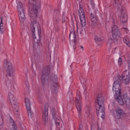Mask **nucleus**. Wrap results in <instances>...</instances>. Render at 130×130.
<instances>
[{
  "mask_svg": "<svg viewBox=\"0 0 130 130\" xmlns=\"http://www.w3.org/2000/svg\"><path fill=\"white\" fill-rule=\"evenodd\" d=\"M52 126H53V125H51V126H50V130H52Z\"/></svg>",
  "mask_w": 130,
  "mask_h": 130,
  "instance_id": "obj_38",
  "label": "nucleus"
},
{
  "mask_svg": "<svg viewBox=\"0 0 130 130\" xmlns=\"http://www.w3.org/2000/svg\"><path fill=\"white\" fill-rule=\"evenodd\" d=\"M120 83H124L126 85H127L129 83L130 76H129V71L126 70L124 71L121 76H120L117 79Z\"/></svg>",
  "mask_w": 130,
  "mask_h": 130,
  "instance_id": "obj_7",
  "label": "nucleus"
},
{
  "mask_svg": "<svg viewBox=\"0 0 130 130\" xmlns=\"http://www.w3.org/2000/svg\"><path fill=\"white\" fill-rule=\"evenodd\" d=\"M42 0H29L28 2V15L31 23L30 31L31 33H41V28L39 22L36 21L38 10L41 8Z\"/></svg>",
  "mask_w": 130,
  "mask_h": 130,
  "instance_id": "obj_1",
  "label": "nucleus"
},
{
  "mask_svg": "<svg viewBox=\"0 0 130 130\" xmlns=\"http://www.w3.org/2000/svg\"><path fill=\"white\" fill-rule=\"evenodd\" d=\"M99 107V109L98 110V114L102 118H104V116L105 115V112H104L105 108H104V104L103 103H101V104H98Z\"/></svg>",
  "mask_w": 130,
  "mask_h": 130,
  "instance_id": "obj_13",
  "label": "nucleus"
},
{
  "mask_svg": "<svg viewBox=\"0 0 130 130\" xmlns=\"http://www.w3.org/2000/svg\"><path fill=\"white\" fill-rule=\"evenodd\" d=\"M56 126L57 127V130H64V125L62 124L61 122L56 121L55 122Z\"/></svg>",
  "mask_w": 130,
  "mask_h": 130,
  "instance_id": "obj_19",
  "label": "nucleus"
},
{
  "mask_svg": "<svg viewBox=\"0 0 130 130\" xmlns=\"http://www.w3.org/2000/svg\"><path fill=\"white\" fill-rule=\"evenodd\" d=\"M11 123L12 124L13 129L12 130H17V126H16V123H15V121L14 120L11 119Z\"/></svg>",
  "mask_w": 130,
  "mask_h": 130,
  "instance_id": "obj_28",
  "label": "nucleus"
},
{
  "mask_svg": "<svg viewBox=\"0 0 130 130\" xmlns=\"http://www.w3.org/2000/svg\"><path fill=\"white\" fill-rule=\"evenodd\" d=\"M120 36V34L117 33H112L110 36V38L111 39H113L114 40H116L117 41L118 40V38Z\"/></svg>",
  "mask_w": 130,
  "mask_h": 130,
  "instance_id": "obj_20",
  "label": "nucleus"
},
{
  "mask_svg": "<svg viewBox=\"0 0 130 130\" xmlns=\"http://www.w3.org/2000/svg\"><path fill=\"white\" fill-rule=\"evenodd\" d=\"M32 37L35 41L36 40L39 41L40 40V33L32 34Z\"/></svg>",
  "mask_w": 130,
  "mask_h": 130,
  "instance_id": "obj_23",
  "label": "nucleus"
},
{
  "mask_svg": "<svg viewBox=\"0 0 130 130\" xmlns=\"http://www.w3.org/2000/svg\"><path fill=\"white\" fill-rule=\"evenodd\" d=\"M79 16L80 19L81 25L82 27L86 26V18H85V12L82 7H80L78 10Z\"/></svg>",
  "mask_w": 130,
  "mask_h": 130,
  "instance_id": "obj_10",
  "label": "nucleus"
},
{
  "mask_svg": "<svg viewBox=\"0 0 130 130\" xmlns=\"http://www.w3.org/2000/svg\"><path fill=\"white\" fill-rule=\"evenodd\" d=\"M50 80L53 85L51 90L53 93H56L57 91L56 88L57 87V76L54 74H53L50 77Z\"/></svg>",
  "mask_w": 130,
  "mask_h": 130,
  "instance_id": "obj_11",
  "label": "nucleus"
},
{
  "mask_svg": "<svg viewBox=\"0 0 130 130\" xmlns=\"http://www.w3.org/2000/svg\"><path fill=\"white\" fill-rule=\"evenodd\" d=\"M80 79V81H81V78H79Z\"/></svg>",
  "mask_w": 130,
  "mask_h": 130,
  "instance_id": "obj_46",
  "label": "nucleus"
},
{
  "mask_svg": "<svg viewBox=\"0 0 130 130\" xmlns=\"http://www.w3.org/2000/svg\"><path fill=\"white\" fill-rule=\"evenodd\" d=\"M84 93H87V90H85Z\"/></svg>",
  "mask_w": 130,
  "mask_h": 130,
  "instance_id": "obj_40",
  "label": "nucleus"
},
{
  "mask_svg": "<svg viewBox=\"0 0 130 130\" xmlns=\"http://www.w3.org/2000/svg\"><path fill=\"white\" fill-rule=\"evenodd\" d=\"M16 3L19 21L20 23H21V24H23V23L25 22V20H26V17H25V12L24 11V5H23V3L18 0L16 1Z\"/></svg>",
  "mask_w": 130,
  "mask_h": 130,
  "instance_id": "obj_3",
  "label": "nucleus"
},
{
  "mask_svg": "<svg viewBox=\"0 0 130 130\" xmlns=\"http://www.w3.org/2000/svg\"><path fill=\"white\" fill-rule=\"evenodd\" d=\"M123 41L124 43L126 44V45H127L128 46H130L129 41L128 40V39L127 38H125L123 40Z\"/></svg>",
  "mask_w": 130,
  "mask_h": 130,
  "instance_id": "obj_30",
  "label": "nucleus"
},
{
  "mask_svg": "<svg viewBox=\"0 0 130 130\" xmlns=\"http://www.w3.org/2000/svg\"><path fill=\"white\" fill-rule=\"evenodd\" d=\"M123 99L124 100L125 104H126L127 107L130 108V98L126 94H124L123 96Z\"/></svg>",
  "mask_w": 130,
  "mask_h": 130,
  "instance_id": "obj_18",
  "label": "nucleus"
},
{
  "mask_svg": "<svg viewBox=\"0 0 130 130\" xmlns=\"http://www.w3.org/2000/svg\"><path fill=\"white\" fill-rule=\"evenodd\" d=\"M116 3H117V1H116V0H115V3H114V4H115V5H116Z\"/></svg>",
  "mask_w": 130,
  "mask_h": 130,
  "instance_id": "obj_39",
  "label": "nucleus"
},
{
  "mask_svg": "<svg viewBox=\"0 0 130 130\" xmlns=\"http://www.w3.org/2000/svg\"><path fill=\"white\" fill-rule=\"evenodd\" d=\"M3 19H2L1 18V23L0 24V30H1V33H4L6 32V28L4 27V24L3 23Z\"/></svg>",
  "mask_w": 130,
  "mask_h": 130,
  "instance_id": "obj_26",
  "label": "nucleus"
},
{
  "mask_svg": "<svg viewBox=\"0 0 130 130\" xmlns=\"http://www.w3.org/2000/svg\"><path fill=\"white\" fill-rule=\"evenodd\" d=\"M42 44L40 42H37L34 45V55L37 60H40L42 58L41 54L40 53V48Z\"/></svg>",
  "mask_w": 130,
  "mask_h": 130,
  "instance_id": "obj_6",
  "label": "nucleus"
},
{
  "mask_svg": "<svg viewBox=\"0 0 130 130\" xmlns=\"http://www.w3.org/2000/svg\"><path fill=\"white\" fill-rule=\"evenodd\" d=\"M114 97L115 98L118 104H120V105H124V101L123 100V98L122 99V98H121V94H115Z\"/></svg>",
  "mask_w": 130,
  "mask_h": 130,
  "instance_id": "obj_16",
  "label": "nucleus"
},
{
  "mask_svg": "<svg viewBox=\"0 0 130 130\" xmlns=\"http://www.w3.org/2000/svg\"><path fill=\"white\" fill-rule=\"evenodd\" d=\"M113 39H111L110 38H110H109V40L108 41V44H109V45L112 44L113 42Z\"/></svg>",
  "mask_w": 130,
  "mask_h": 130,
  "instance_id": "obj_33",
  "label": "nucleus"
},
{
  "mask_svg": "<svg viewBox=\"0 0 130 130\" xmlns=\"http://www.w3.org/2000/svg\"><path fill=\"white\" fill-rule=\"evenodd\" d=\"M118 63L119 66H121V64H122V59L121 58H119L118 61Z\"/></svg>",
  "mask_w": 130,
  "mask_h": 130,
  "instance_id": "obj_34",
  "label": "nucleus"
},
{
  "mask_svg": "<svg viewBox=\"0 0 130 130\" xmlns=\"http://www.w3.org/2000/svg\"><path fill=\"white\" fill-rule=\"evenodd\" d=\"M114 49V50H115L116 49V48H115Z\"/></svg>",
  "mask_w": 130,
  "mask_h": 130,
  "instance_id": "obj_42",
  "label": "nucleus"
},
{
  "mask_svg": "<svg viewBox=\"0 0 130 130\" xmlns=\"http://www.w3.org/2000/svg\"><path fill=\"white\" fill-rule=\"evenodd\" d=\"M50 74V67L47 66L44 67L42 71L41 80L43 86H45L47 84L48 76Z\"/></svg>",
  "mask_w": 130,
  "mask_h": 130,
  "instance_id": "obj_5",
  "label": "nucleus"
},
{
  "mask_svg": "<svg viewBox=\"0 0 130 130\" xmlns=\"http://www.w3.org/2000/svg\"><path fill=\"white\" fill-rule=\"evenodd\" d=\"M43 123L46 125L48 123V117H43Z\"/></svg>",
  "mask_w": 130,
  "mask_h": 130,
  "instance_id": "obj_31",
  "label": "nucleus"
},
{
  "mask_svg": "<svg viewBox=\"0 0 130 130\" xmlns=\"http://www.w3.org/2000/svg\"><path fill=\"white\" fill-rule=\"evenodd\" d=\"M123 30H124V31H125V32L126 33H128V29H127V28H123Z\"/></svg>",
  "mask_w": 130,
  "mask_h": 130,
  "instance_id": "obj_36",
  "label": "nucleus"
},
{
  "mask_svg": "<svg viewBox=\"0 0 130 130\" xmlns=\"http://www.w3.org/2000/svg\"><path fill=\"white\" fill-rule=\"evenodd\" d=\"M90 18L92 26H96L98 24V17L94 16V14H91Z\"/></svg>",
  "mask_w": 130,
  "mask_h": 130,
  "instance_id": "obj_17",
  "label": "nucleus"
},
{
  "mask_svg": "<svg viewBox=\"0 0 130 130\" xmlns=\"http://www.w3.org/2000/svg\"><path fill=\"white\" fill-rule=\"evenodd\" d=\"M94 40L96 41V42H101V41H102V39H101V38L99 37L98 36L95 35L94 37Z\"/></svg>",
  "mask_w": 130,
  "mask_h": 130,
  "instance_id": "obj_29",
  "label": "nucleus"
},
{
  "mask_svg": "<svg viewBox=\"0 0 130 130\" xmlns=\"http://www.w3.org/2000/svg\"><path fill=\"white\" fill-rule=\"evenodd\" d=\"M7 86L9 91L8 97L11 102V104L12 106V108L14 109L15 114L19 115V107H18V104H17L16 97H15V95L14 94H13V89H14L13 83L10 81H7Z\"/></svg>",
  "mask_w": 130,
  "mask_h": 130,
  "instance_id": "obj_2",
  "label": "nucleus"
},
{
  "mask_svg": "<svg viewBox=\"0 0 130 130\" xmlns=\"http://www.w3.org/2000/svg\"><path fill=\"white\" fill-rule=\"evenodd\" d=\"M1 117L0 116V119H1ZM0 128H2V126H1V125H0Z\"/></svg>",
  "mask_w": 130,
  "mask_h": 130,
  "instance_id": "obj_41",
  "label": "nucleus"
},
{
  "mask_svg": "<svg viewBox=\"0 0 130 130\" xmlns=\"http://www.w3.org/2000/svg\"><path fill=\"white\" fill-rule=\"evenodd\" d=\"M2 106V104H0V107Z\"/></svg>",
  "mask_w": 130,
  "mask_h": 130,
  "instance_id": "obj_43",
  "label": "nucleus"
},
{
  "mask_svg": "<svg viewBox=\"0 0 130 130\" xmlns=\"http://www.w3.org/2000/svg\"><path fill=\"white\" fill-rule=\"evenodd\" d=\"M25 102L26 106V109L27 110L28 115L29 117L32 118V113H31V104H30L29 99L25 98Z\"/></svg>",
  "mask_w": 130,
  "mask_h": 130,
  "instance_id": "obj_14",
  "label": "nucleus"
},
{
  "mask_svg": "<svg viewBox=\"0 0 130 130\" xmlns=\"http://www.w3.org/2000/svg\"><path fill=\"white\" fill-rule=\"evenodd\" d=\"M123 114H124V111L121 108H117L115 110L113 116L115 119H120Z\"/></svg>",
  "mask_w": 130,
  "mask_h": 130,
  "instance_id": "obj_12",
  "label": "nucleus"
},
{
  "mask_svg": "<svg viewBox=\"0 0 130 130\" xmlns=\"http://www.w3.org/2000/svg\"><path fill=\"white\" fill-rule=\"evenodd\" d=\"M4 68H5L7 75L9 77H14L15 76V67L13 66L10 60L6 59L4 61Z\"/></svg>",
  "mask_w": 130,
  "mask_h": 130,
  "instance_id": "obj_4",
  "label": "nucleus"
},
{
  "mask_svg": "<svg viewBox=\"0 0 130 130\" xmlns=\"http://www.w3.org/2000/svg\"><path fill=\"white\" fill-rule=\"evenodd\" d=\"M121 83L119 80H116L114 82L113 85V91L115 92V95L121 94Z\"/></svg>",
  "mask_w": 130,
  "mask_h": 130,
  "instance_id": "obj_9",
  "label": "nucleus"
},
{
  "mask_svg": "<svg viewBox=\"0 0 130 130\" xmlns=\"http://www.w3.org/2000/svg\"><path fill=\"white\" fill-rule=\"evenodd\" d=\"M8 36H11V35H8Z\"/></svg>",
  "mask_w": 130,
  "mask_h": 130,
  "instance_id": "obj_45",
  "label": "nucleus"
},
{
  "mask_svg": "<svg viewBox=\"0 0 130 130\" xmlns=\"http://www.w3.org/2000/svg\"><path fill=\"white\" fill-rule=\"evenodd\" d=\"M96 103L98 104H101V103H103V95L101 93L98 95Z\"/></svg>",
  "mask_w": 130,
  "mask_h": 130,
  "instance_id": "obj_21",
  "label": "nucleus"
},
{
  "mask_svg": "<svg viewBox=\"0 0 130 130\" xmlns=\"http://www.w3.org/2000/svg\"><path fill=\"white\" fill-rule=\"evenodd\" d=\"M120 18L122 19L123 23H125V22L127 21V15L125 13H124L123 15L121 14Z\"/></svg>",
  "mask_w": 130,
  "mask_h": 130,
  "instance_id": "obj_25",
  "label": "nucleus"
},
{
  "mask_svg": "<svg viewBox=\"0 0 130 130\" xmlns=\"http://www.w3.org/2000/svg\"><path fill=\"white\" fill-rule=\"evenodd\" d=\"M119 29L118 27L116 25H113L112 27V33H117L118 32Z\"/></svg>",
  "mask_w": 130,
  "mask_h": 130,
  "instance_id": "obj_27",
  "label": "nucleus"
},
{
  "mask_svg": "<svg viewBox=\"0 0 130 130\" xmlns=\"http://www.w3.org/2000/svg\"><path fill=\"white\" fill-rule=\"evenodd\" d=\"M52 115L53 118L54 120H55V122H56V121H59V122H61V120H60L59 117L57 116V115H56L55 113H53V112H52Z\"/></svg>",
  "mask_w": 130,
  "mask_h": 130,
  "instance_id": "obj_24",
  "label": "nucleus"
},
{
  "mask_svg": "<svg viewBox=\"0 0 130 130\" xmlns=\"http://www.w3.org/2000/svg\"><path fill=\"white\" fill-rule=\"evenodd\" d=\"M98 130H101V129H100V128H99V129H98Z\"/></svg>",
  "mask_w": 130,
  "mask_h": 130,
  "instance_id": "obj_44",
  "label": "nucleus"
},
{
  "mask_svg": "<svg viewBox=\"0 0 130 130\" xmlns=\"http://www.w3.org/2000/svg\"><path fill=\"white\" fill-rule=\"evenodd\" d=\"M75 105L78 111V114L81 115V111L83 108V104H82V99H81V92H77V96L75 100Z\"/></svg>",
  "mask_w": 130,
  "mask_h": 130,
  "instance_id": "obj_8",
  "label": "nucleus"
},
{
  "mask_svg": "<svg viewBox=\"0 0 130 130\" xmlns=\"http://www.w3.org/2000/svg\"><path fill=\"white\" fill-rule=\"evenodd\" d=\"M38 101L39 103H41V104L43 102V99H42L41 97H39L38 99Z\"/></svg>",
  "mask_w": 130,
  "mask_h": 130,
  "instance_id": "obj_35",
  "label": "nucleus"
},
{
  "mask_svg": "<svg viewBox=\"0 0 130 130\" xmlns=\"http://www.w3.org/2000/svg\"><path fill=\"white\" fill-rule=\"evenodd\" d=\"M62 23L66 22V13H63L62 15Z\"/></svg>",
  "mask_w": 130,
  "mask_h": 130,
  "instance_id": "obj_32",
  "label": "nucleus"
},
{
  "mask_svg": "<svg viewBox=\"0 0 130 130\" xmlns=\"http://www.w3.org/2000/svg\"><path fill=\"white\" fill-rule=\"evenodd\" d=\"M80 47L81 49H82V50H83L84 47H83V46H80Z\"/></svg>",
  "mask_w": 130,
  "mask_h": 130,
  "instance_id": "obj_37",
  "label": "nucleus"
},
{
  "mask_svg": "<svg viewBox=\"0 0 130 130\" xmlns=\"http://www.w3.org/2000/svg\"><path fill=\"white\" fill-rule=\"evenodd\" d=\"M48 117V105L46 104L45 106V110L43 114V117Z\"/></svg>",
  "mask_w": 130,
  "mask_h": 130,
  "instance_id": "obj_22",
  "label": "nucleus"
},
{
  "mask_svg": "<svg viewBox=\"0 0 130 130\" xmlns=\"http://www.w3.org/2000/svg\"><path fill=\"white\" fill-rule=\"evenodd\" d=\"M69 37L73 40V41L70 42V43L73 47H75L76 46V38H78V33H70Z\"/></svg>",
  "mask_w": 130,
  "mask_h": 130,
  "instance_id": "obj_15",
  "label": "nucleus"
}]
</instances>
